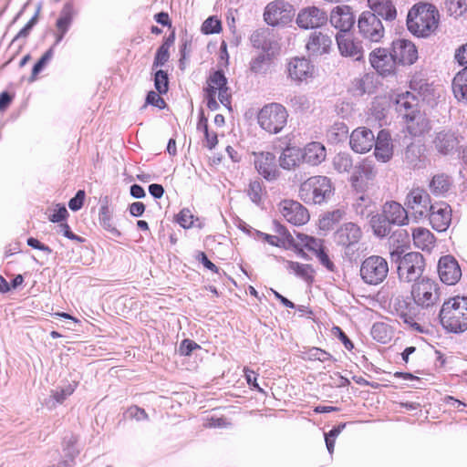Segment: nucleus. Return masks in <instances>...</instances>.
I'll use <instances>...</instances> for the list:
<instances>
[{
	"mask_svg": "<svg viewBox=\"0 0 467 467\" xmlns=\"http://www.w3.org/2000/svg\"><path fill=\"white\" fill-rule=\"evenodd\" d=\"M451 181L446 174L441 173L434 175L430 182L431 192L437 196L444 195L451 188Z\"/></svg>",
	"mask_w": 467,
	"mask_h": 467,
	"instance_id": "nucleus-38",
	"label": "nucleus"
},
{
	"mask_svg": "<svg viewBox=\"0 0 467 467\" xmlns=\"http://www.w3.org/2000/svg\"><path fill=\"white\" fill-rule=\"evenodd\" d=\"M287 118L286 109L275 102L265 105L257 115L259 126L270 134L281 132L287 123Z\"/></svg>",
	"mask_w": 467,
	"mask_h": 467,
	"instance_id": "nucleus-5",
	"label": "nucleus"
},
{
	"mask_svg": "<svg viewBox=\"0 0 467 467\" xmlns=\"http://www.w3.org/2000/svg\"><path fill=\"white\" fill-rule=\"evenodd\" d=\"M124 415L125 418L130 420H135L137 421L147 420L149 419V416L145 410L136 405L128 408Z\"/></svg>",
	"mask_w": 467,
	"mask_h": 467,
	"instance_id": "nucleus-54",
	"label": "nucleus"
},
{
	"mask_svg": "<svg viewBox=\"0 0 467 467\" xmlns=\"http://www.w3.org/2000/svg\"><path fill=\"white\" fill-rule=\"evenodd\" d=\"M369 61L377 72L383 76L392 73L396 65L392 52L389 53L385 48L373 50L369 55Z\"/></svg>",
	"mask_w": 467,
	"mask_h": 467,
	"instance_id": "nucleus-22",
	"label": "nucleus"
},
{
	"mask_svg": "<svg viewBox=\"0 0 467 467\" xmlns=\"http://www.w3.org/2000/svg\"><path fill=\"white\" fill-rule=\"evenodd\" d=\"M170 44L168 41L164 42L158 49L153 61L152 68H157L163 66L170 57Z\"/></svg>",
	"mask_w": 467,
	"mask_h": 467,
	"instance_id": "nucleus-50",
	"label": "nucleus"
},
{
	"mask_svg": "<svg viewBox=\"0 0 467 467\" xmlns=\"http://www.w3.org/2000/svg\"><path fill=\"white\" fill-rule=\"evenodd\" d=\"M85 192L83 190L78 191L76 195L68 202L69 209L74 212L80 210L83 206Z\"/></svg>",
	"mask_w": 467,
	"mask_h": 467,
	"instance_id": "nucleus-63",
	"label": "nucleus"
},
{
	"mask_svg": "<svg viewBox=\"0 0 467 467\" xmlns=\"http://www.w3.org/2000/svg\"><path fill=\"white\" fill-rule=\"evenodd\" d=\"M445 5L451 16H460L467 10L466 0H446Z\"/></svg>",
	"mask_w": 467,
	"mask_h": 467,
	"instance_id": "nucleus-49",
	"label": "nucleus"
},
{
	"mask_svg": "<svg viewBox=\"0 0 467 467\" xmlns=\"http://www.w3.org/2000/svg\"><path fill=\"white\" fill-rule=\"evenodd\" d=\"M414 245L421 250L430 251L435 242L434 235L425 228H417L412 233Z\"/></svg>",
	"mask_w": 467,
	"mask_h": 467,
	"instance_id": "nucleus-36",
	"label": "nucleus"
},
{
	"mask_svg": "<svg viewBox=\"0 0 467 467\" xmlns=\"http://www.w3.org/2000/svg\"><path fill=\"white\" fill-rule=\"evenodd\" d=\"M359 34L367 40L379 42L385 34L381 20L372 12H363L358 20Z\"/></svg>",
	"mask_w": 467,
	"mask_h": 467,
	"instance_id": "nucleus-10",
	"label": "nucleus"
},
{
	"mask_svg": "<svg viewBox=\"0 0 467 467\" xmlns=\"http://www.w3.org/2000/svg\"><path fill=\"white\" fill-rule=\"evenodd\" d=\"M304 163L301 148L286 147L279 157V165L285 170H292Z\"/></svg>",
	"mask_w": 467,
	"mask_h": 467,
	"instance_id": "nucleus-30",
	"label": "nucleus"
},
{
	"mask_svg": "<svg viewBox=\"0 0 467 467\" xmlns=\"http://www.w3.org/2000/svg\"><path fill=\"white\" fill-rule=\"evenodd\" d=\"M344 215V212L341 210H336L332 213H328L325 217L320 220V227L322 229H329L334 223L339 222Z\"/></svg>",
	"mask_w": 467,
	"mask_h": 467,
	"instance_id": "nucleus-53",
	"label": "nucleus"
},
{
	"mask_svg": "<svg viewBox=\"0 0 467 467\" xmlns=\"http://www.w3.org/2000/svg\"><path fill=\"white\" fill-rule=\"evenodd\" d=\"M75 389L76 385L67 384V386L59 389H56L53 392L52 397L57 403H62L68 396H70L75 391Z\"/></svg>",
	"mask_w": 467,
	"mask_h": 467,
	"instance_id": "nucleus-59",
	"label": "nucleus"
},
{
	"mask_svg": "<svg viewBox=\"0 0 467 467\" xmlns=\"http://www.w3.org/2000/svg\"><path fill=\"white\" fill-rule=\"evenodd\" d=\"M411 297L416 306L429 308L439 300V285L431 279L421 278L412 285Z\"/></svg>",
	"mask_w": 467,
	"mask_h": 467,
	"instance_id": "nucleus-8",
	"label": "nucleus"
},
{
	"mask_svg": "<svg viewBox=\"0 0 467 467\" xmlns=\"http://www.w3.org/2000/svg\"><path fill=\"white\" fill-rule=\"evenodd\" d=\"M359 274L365 284L369 285H379L388 276V261L379 255H370L361 263Z\"/></svg>",
	"mask_w": 467,
	"mask_h": 467,
	"instance_id": "nucleus-7",
	"label": "nucleus"
},
{
	"mask_svg": "<svg viewBox=\"0 0 467 467\" xmlns=\"http://www.w3.org/2000/svg\"><path fill=\"white\" fill-rule=\"evenodd\" d=\"M254 47L267 53L271 48V42L268 39V33L264 29L255 30L250 37Z\"/></svg>",
	"mask_w": 467,
	"mask_h": 467,
	"instance_id": "nucleus-42",
	"label": "nucleus"
},
{
	"mask_svg": "<svg viewBox=\"0 0 467 467\" xmlns=\"http://www.w3.org/2000/svg\"><path fill=\"white\" fill-rule=\"evenodd\" d=\"M435 149L443 155H447L454 150L459 144V140L454 132L451 130H442L437 132L433 140Z\"/></svg>",
	"mask_w": 467,
	"mask_h": 467,
	"instance_id": "nucleus-29",
	"label": "nucleus"
},
{
	"mask_svg": "<svg viewBox=\"0 0 467 467\" xmlns=\"http://www.w3.org/2000/svg\"><path fill=\"white\" fill-rule=\"evenodd\" d=\"M78 11L72 2H67L61 8L55 27L69 31Z\"/></svg>",
	"mask_w": 467,
	"mask_h": 467,
	"instance_id": "nucleus-32",
	"label": "nucleus"
},
{
	"mask_svg": "<svg viewBox=\"0 0 467 467\" xmlns=\"http://www.w3.org/2000/svg\"><path fill=\"white\" fill-rule=\"evenodd\" d=\"M412 79L410 84L411 91L398 93L392 99L396 110L403 114L406 130L412 137H421L428 133L431 123L426 114L418 109L419 96L425 95L429 89L427 84Z\"/></svg>",
	"mask_w": 467,
	"mask_h": 467,
	"instance_id": "nucleus-1",
	"label": "nucleus"
},
{
	"mask_svg": "<svg viewBox=\"0 0 467 467\" xmlns=\"http://www.w3.org/2000/svg\"><path fill=\"white\" fill-rule=\"evenodd\" d=\"M430 223L438 232L445 231L451 221V209L445 202H436L431 206L428 214Z\"/></svg>",
	"mask_w": 467,
	"mask_h": 467,
	"instance_id": "nucleus-20",
	"label": "nucleus"
},
{
	"mask_svg": "<svg viewBox=\"0 0 467 467\" xmlns=\"http://www.w3.org/2000/svg\"><path fill=\"white\" fill-rule=\"evenodd\" d=\"M99 223L101 226L112 235L119 237L120 232L115 227L111 215L107 206H101L99 214Z\"/></svg>",
	"mask_w": 467,
	"mask_h": 467,
	"instance_id": "nucleus-45",
	"label": "nucleus"
},
{
	"mask_svg": "<svg viewBox=\"0 0 467 467\" xmlns=\"http://www.w3.org/2000/svg\"><path fill=\"white\" fill-rule=\"evenodd\" d=\"M348 129L344 122H335L328 130V137L335 142L347 137Z\"/></svg>",
	"mask_w": 467,
	"mask_h": 467,
	"instance_id": "nucleus-47",
	"label": "nucleus"
},
{
	"mask_svg": "<svg viewBox=\"0 0 467 467\" xmlns=\"http://www.w3.org/2000/svg\"><path fill=\"white\" fill-rule=\"evenodd\" d=\"M406 205L416 220L427 217L432 206L429 193L421 188H413L408 193Z\"/></svg>",
	"mask_w": 467,
	"mask_h": 467,
	"instance_id": "nucleus-11",
	"label": "nucleus"
},
{
	"mask_svg": "<svg viewBox=\"0 0 467 467\" xmlns=\"http://www.w3.org/2000/svg\"><path fill=\"white\" fill-rule=\"evenodd\" d=\"M176 222L184 229H189L192 226H197L202 228L203 223L196 218L194 220V215L190 209H182L176 215Z\"/></svg>",
	"mask_w": 467,
	"mask_h": 467,
	"instance_id": "nucleus-43",
	"label": "nucleus"
},
{
	"mask_svg": "<svg viewBox=\"0 0 467 467\" xmlns=\"http://www.w3.org/2000/svg\"><path fill=\"white\" fill-rule=\"evenodd\" d=\"M371 335L376 340L381 343H386L389 338L388 334V327L383 323L374 324L371 328Z\"/></svg>",
	"mask_w": 467,
	"mask_h": 467,
	"instance_id": "nucleus-55",
	"label": "nucleus"
},
{
	"mask_svg": "<svg viewBox=\"0 0 467 467\" xmlns=\"http://www.w3.org/2000/svg\"><path fill=\"white\" fill-rule=\"evenodd\" d=\"M247 194L254 203L259 205L264 195L262 182L258 180L251 182L249 183Z\"/></svg>",
	"mask_w": 467,
	"mask_h": 467,
	"instance_id": "nucleus-48",
	"label": "nucleus"
},
{
	"mask_svg": "<svg viewBox=\"0 0 467 467\" xmlns=\"http://www.w3.org/2000/svg\"><path fill=\"white\" fill-rule=\"evenodd\" d=\"M333 194V187L329 178L312 176L301 183L299 197L306 203L321 204L327 202Z\"/></svg>",
	"mask_w": 467,
	"mask_h": 467,
	"instance_id": "nucleus-4",
	"label": "nucleus"
},
{
	"mask_svg": "<svg viewBox=\"0 0 467 467\" xmlns=\"http://www.w3.org/2000/svg\"><path fill=\"white\" fill-rule=\"evenodd\" d=\"M316 257L319 261V263L329 272H335L336 271V265L331 261L327 248L325 247L322 251L317 254Z\"/></svg>",
	"mask_w": 467,
	"mask_h": 467,
	"instance_id": "nucleus-60",
	"label": "nucleus"
},
{
	"mask_svg": "<svg viewBox=\"0 0 467 467\" xmlns=\"http://www.w3.org/2000/svg\"><path fill=\"white\" fill-rule=\"evenodd\" d=\"M391 52L396 64L412 65L418 59L416 46L407 39L393 41Z\"/></svg>",
	"mask_w": 467,
	"mask_h": 467,
	"instance_id": "nucleus-17",
	"label": "nucleus"
},
{
	"mask_svg": "<svg viewBox=\"0 0 467 467\" xmlns=\"http://www.w3.org/2000/svg\"><path fill=\"white\" fill-rule=\"evenodd\" d=\"M222 28L221 22L213 16L207 18L202 26V31L204 34L219 33Z\"/></svg>",
	"mask_w": 467,
	"mask_h": 467,
	"instance_id": "nucleus-58",
	"label": "nucleus"
},
{
	"mask_svg": "<svg viewBox=\"0 0 467 467\" xmlns=\"http://www.w3.org/2000/svg\"><path fill=\"white\" fill-rule=\"evenodd\" d=\"M362 236L359 226L354 223L342 224L335 233V240L337 244L349 247L358 243Z\"/></svg>",
	"mask_w": 467,
	"mask_h": 467,
	"instance_id": "nucleus-24",
	"label": "nucleus"
},
{
	"mask_svg": "<svg viewBox=\"0 0 467 467\" xmlns=\"http://www.w3.org/2000/svg\"><path fill=\"white\" fill-rule=\"evenodd\" d=\"M327 21V13L317 7L307 6L299 11L296 16V24L304 29L317 28Z\"/></svg>",
	"mask_w": 467,
	"mask_h": 467,
	"instance_id": "nucleus-14",
	"label": "nucleus"
},
{
	"mask_svg": "<svg viewBox=\"0 0 467 467\" xmlns=\"http://www.w3.org/2000/svg\"><path fill=\"white\" fill-rule=\"evenodd\" d=\"M271 65V57L268 53L262 52L250 62V70L254 74L265 75Z\"/></svg>",
	"mask_w": 467,
	"mask_h": 467,
	"instance_id": "nucleus-40",
	"label": "nucleus"
},
{
	"mask_svg": "<svg viewBox=\"0 0 467 467\" xmlns=\"http://www.w3.org/2000/svg\"><path fill=\"white\" fill-rule=\"evenodd\" d=\"M288 77L296 83L307 81L314 77L315 67L306 57H294L287 65Z\"/></svg>",
	"mask_w": 467,
	"mask_h": 467,
	"instance_id": "nucleus-15",
	"label": "nucleus"
},
{
	"mask_svg": "<svg viewBox=\"0 0 467 467\" xmlns=\"http://www.w3.org/2000/svg\"><path fill=\"white\" fill-rule=\"evenodd\" d=\"M290 5L284 0L269 3L264 12V19L269 26H276L288 18Z\"/></svg>",
	"mask_w": 467,
	"mask_h": 467,
	"instance_id": "nucleus-23",
	"label": "nucleus"
},
{
	"mask_svg": "<svg viewBox=\"0 0 467 467\" xmlns=\"http://www.w3.org/2000/svg\"><path fill=\"white\" fill-rule=\"evenodd\" d=\"M438 274L442 283L452 285L462 277L461 267L456 259L451 255L441 257L438 263Z\"/></svg>",
	"mask_w": 467,
	"mask_h": 467,
	"instance_id": "nucleus-16",
	"label": "nucleus"
},
{
	"mask_svg": "<svg viewBox=\"0 0 467 467\" xmlns=\"http://www.w3.org/2000/svg\"><path fill=\"white\" fill-rule=\"evenodd\" d=\"M368 4L376 16L378 15L387 21L396 18L397 10L391 0H368Z\"/></svg>",
	"mask_w": 467,
	"mask_h": 467,
	"instance_id": "nucleus-31",
	"label": "nucleus"
},
{
	"mask_svg": "<svg viewBox=\"0 0 467 467\" xmlns=\"http://www.w3.org/2000/svg\"><path fill=\"white\" fill-rule=\"evenodd\" d=\"M153 105L159 109H164L166 107V103L164 99L160 96V93L155 91H150L146 97V105Z\"/></svg>",
	"mask_w": 467,
	"mask_h": 467,
	"instance_id": "nucleus-62",
	"label": "nucleus"
},
{
	"mask_svg": "<svg viewBox=\"0 0 467 467\" xmlns=\"http://www.w3.org/2000/svg\"><path fill=\"white\" fill-rule=\"evenodd\" d=\"M289 105L296 112H307L313 106L311 98L305 94H296L289 99Z\"/></svg>",
	"mask_w": 467,
	"mask_h": 467,
	"instance_id": "nucleus-41",
	"label": "nucleus"
},
{
	"mask_svg": "<svg viewBox=\"0 0 467 467\" xmlns=\"http://www.w3.org/2000/svg\"><path fill=\"white\" fill-rule=\"evenodd\" d=\"M439 317L442 327L449 332L457 334L467 330V297L457 296L446 300Z\"/></svg>",
	"mask_w": 467,
	"mask_h": 467,
	"instance_id": "nucleus-2",
	"label": "nucleus"
},
{
	"mask_svg": "<svg viewBox=\"0 0 467 467\" xmlns=\"http://www.w3.org/2000/svg\"><path fill=\"white\" fill-rule=\"evenodd\" d=\"M352 165V158L347 152H338L333 159V166L338 172L349 171Z\"/></svg>",
	"mask_w": 467,
	"mask_h": 467,
	"instance_id": "nucleus-46",
	"label": "nucleus"
},
{
	"mask_svg": "<svg viewBox=\"0 0 467 467\" xmlns=\"http://www.w3.org/2000/svg\"><path fill=\"white\" fill-rule=\"evenodd\" d=\"M254 157V164L260 175L267 181H274L279 175L276 160L274 153L270 151L253 152Z\"/></svg>",
	"mask_w": 467,
	"mask_h": 467,
	"instance_id": "nucleus-13",
	"label": "nucleus"
},
{
	"mask_svg": "<svg viewBox=\"0 0 467 467\" xmlns=\"http://www.w3.org/2000/svg\"><path fill=\"white\" fill-rule=\"evenodd\" d=\"M154 87L160 94H165L168 91L169 78L167 72L161 69L155 72Z\"/></svg>",
	"mask_w": 467,
	"mask_h": 467,
	"instance_id": "nucleus-51",
	"label": "nucleus"
},
{
	"mask_svg": "<svg viewBox=\"0 0 467 467\" xmlns=\"http://www.w3.org/2000/svg\"><path fill=\"white\" fill-rule=\"evenodd\" d=\"M439 14L430 4L414 5L408 14V29L415 36H427L437 27Z\"/></svg>",
	"mask_w": 467,
	"mask_h": 467,
	"instance_id": "nucleus-3",
	"label": "nucleus"
},
{
	"mask_svg": "<svg viewBox=\"0 0 467 467\" xmlns=\"http://www.w3.org/2000/svg\"><path fill=\"white\" fill-rule=\"evenodd\" d=\"M232 423L224 417H210L205 420L203 426L205 428H229Z\"/></svg>",
	"mask_w": 467,
	"mask_h": 467,
	"instance_id": "nucleus-56",
	"label": "nucleus"
},
{
	"mask_svg": "<svg viewBox=\"0 0 467 467\" xmlns=\"http://www.w3.org/2000/svg\"><path fill=\"white\" fill-rule=\"evenodd\" d=\"M454 97L467 104V67L458 72L452 80Z\"/></svg>",
	"mask_w": 467,
	"mask_h": 467,
	"instance_id": "nucleus-35",
	"label": "nucleus"
},
{
	"mask_svg": "<svg viewBox=\"0 0 467 467\" xmlns=\"http://www.w3.org/2000/svg\"><path fill=\"white\" fill-rule=\"evenodd\" d=\"M200 348V346L191 339L182 341L179 352L182 356H190L194 349Z\"/></svg>",
	"mask_w": 467,
	"mask_h": 467,
	"instance_id": "nucleus-64",
	"label": "nucleus"
},
{
	"mask_svg": "<svg viewBox=\"0 0 467 467\" xmlns=\"http://www.w3.org/2000/svg\"><path fill=\"white\" fill-rule=\"evenodd\" d=\"M288 237H291V242L294 243L295 245H302L308 251L312 252L315 255H317V253L325 248L323 240L306 235L305 234L297 233V241L294 240L290 234H288L287 238Z\"/></svg>",
	"mask_w": 467,
	"mask_h": 467,
	"instance_id": "nucleus-34",
	"label": "nucleus"
},
{
	"mask_svg": "<svg viewBox=\"0 0 467 467\" xmlns=\"http://www.w3.org/2000/svg\"><path fill=\"white\" fill-rule=\"evenodd\" d=\"M227 86V78L221 70L213 72L208 79V87L205 93L217 94V90Z\"/></svg>",
	"mask_w": 467,
	"mask_h": 467,
	"instance_id": "nucleus-44",
	"label": "nucleus"
},
{
	"mask_svg": "<svg viewBox=\"0 0 467 467\" xmlns=\"http://www.w3.org/2000/svg\"><path fill=\"white\" fill-rule=\"evenodd\" d=\"M375 144L374 133L366 127L355 129L349 136L350 148L357 153L369 151Z\"/></svg>",
	"mask_w": 467,
	"mask_h": 467,
	"instance_id": "nucleus-19",
	"label": "nucleus"
},
{
	"mask_svg": "<svg viewBox=\"0 0 467 467\" xmlns=\"http://www.w3.org/2000/svg\"><path fill=\"white\" fill-rule=\"evenodd\" d=\"M370 173H371V171H370L369 167H367L365 165L357 167L350 178L352 186L355 188H358L359 180H361L363 177L369 179Z\"/></svg>",
	"mask_w": 467,
	"mask_h": 467,
	"instance_id": "nucleus-57",
	"label": "nucleus"
},
{
	"mask_svg": "<svg viewBox=\"0 0 467 467\" xmlns=\"http://www.w3.org/2000/svg\"><path fill=\"white\" fill-rule=\"evenodd\" d=\"M332 44L331 38L321 32H314L310 35L306 45L310 56L317 57L328 52Z\"/></svg>",
	"mask_w": 467,
	"mask_h": 467,
	"instance_id": "nucleus-27",
	"label": "nucleus"
},
{
	"mask_svg": "<svg viewBox=\"0 0 467 467\" xmlns=\"http://www.w3.org/2000/svg\"><path fill=\"white\" fill-rule=\"evenodd\" d=\"M285 268L291 274L304 279L305 281H312L314 270L310 265L300 264L294 261H284Z\"/></svg>",
	"mask_w": 467,
	"mask_h": 467,
	"instance_id": "nucleus-37",
	"label": "nucleus"
},
{
	"mask_svg": "<svg viewBox=\"0 0 467 467\" xmlns=\"http://www.w3.org/2000/svg\"><path fill=\"white\" fill-rule=\"evenodd\" d=\"M424 145L420 143H410L405 151V161L414 169L424 166Z\"/></svg>",
	"mask_w": 467,
	"mask_h": 467,
	"instance_id": "nucleus-33",
	"label": "nucleus"
},
{
	"mask_svg": "<svg viewBox=\"0 0 467 467\" xmlns=\"http://www.w3.org/2000/svg\"><path fill=\"white\" fill-rule=\"evenodd\" d=\"M382 214L393 224L405 225L409 222L407 210L399 202H387L382 208Z\"/></svg>",
	"mask_w": 467,
	"mask_h": 467,
	"instance_id": "nucleus-28",
	"label": "nucleus"
},
{
	"mask_svg": "<svg viewBox=\"0 0 467 467\" xmlns=\"http://www.w3.org/2000/svg\"><path fill=\"white\" fill-rule=\"evenodd\" d=\"M57 233L63 234L65 237L72 240V241H76V242H78V243H82L84 242V239L79 236V235H77L75 234L69 225L66 223H61L58 226H57Z\"/></svg>",
	"mask_w": 467,
	"mask_h": 467,
	"instance_id": "nucleus-61",
	"label": "nucleus"
},
{
	"mask_svg": "<svg viewBox=\"0 0 467 467\" xmlns=\"http://www.w3.org/2000/svg\"><path fill=\"white\" fill-rule=\"evenodd\" d=\"M375 157L382 162L389 161L393 155V144L390 133L388 130H381L377 138L375 137Z\"/></svg>",
	"mask_w": 467,
	"mask_h": 467,
	"instance_id": "nucleus-25",
	"label": "nucleus"
},
{
	"mask_svg": "<svg viewBox=\"0 0 467 467\" xmlns=\"http://www.w3.org/2000/svg\"><path fill=\"white\" fill-rule=\"evenodd\" d=\"M390 306L411 330L416 332L424 331L421 325L416 321L418 308L410 297L400 295L393 296L390 299Z\"/></svg>",
	"mask_w": 467,
	"mask_h": 467,
	"instance_id": "nucleus-9",
	"label": "nucleus"
},
{
	"mask_svg": "<svg viewBox=\"0 0 467 467\" xmlns=\"http://www.w3.org/2000/svg\"><path fill=\"white\" fill-rule=\"evenodd\" d=\"M330 24L341 33L348 32L355 24V16L348 5H337L330 13Z\"/></svg>",
	"mask_w": 467,
	"mask_h": 467,
	"instance_id": "nucleus-21",
	"label": "nucleus"
},
{
	"mask_svg": "<svg viewBox=\"0 0 467 467\" xmlns=\"http://www.w3.org/2000/svg\"><path fill=\"white\" fill-rule=\"evenodd\" d=\"M54 55L53 47L45 52V54L39 58V60L34 65L32 69L31 79L35 80L36 76L44 69V67L52 59Z\"/></svg>",
	"mask_w": 467,
	"mask_h": 467,
	"instance_id": "nucleus-52",
	"label": "nucleus"
},
{
	"mask_svg": "<svg viewBox=\"0 0 467 467\" xmlns=\"http://www.w3.org/2000/svg\"><path fill=\"white\" fill-rule=\"evenodd\" d=\"M282 216L294 225H303L309 221V213L300 202L293 200H284L279 203Z\"/></svg>",
	"mask_w": 467,
	"mask_h": 467,
	"instance_id": "nucleus-12",
	"label": "nucleus"
},
{
	"mask_svg": "<svg viewBox=\"0 0 467 467\" xmlns=\"http://www.w3.org/2000/svg\"><path fill=\"white\" fill-rule=\"evenodd\" d=\"M337 47L343 57L360 61L364 57V48L360 40L353 38L347 34H337L336 36Z\"/></svg>",
	"mask_w": 467,
	"mask_h": 467,
	"instance_id": "nucleus-18",
	"label": "nucleus"
},
{
	"mask_svg": "<svg viewBox=\"0 0 467 467\" xmlns=\"http://www.w3.org/2000/svg\"><path fill=\"white\" fill-rule=\"evenodd\" d=\"M398 263L397 272L401 282L410 283L420 280L425 261L423 255L418 252H410L396 260Z\"/></svg>",
	"mask_w": 467,
	"mask_h": 467,
	"instance_id": "nucleus-6",
	"label": "nucleus"
},
{
	"mask_svg": "<svg viewBox=\"0 0 467 467\" xmlns=\"http://www.w3.org/2000/svg\"><path fill=\"white\" fill-rule=\"evenodd\" d=\"M370 224L375 235L379 237H385L391 231L392 223L383 214H376L372 216Z\"/></svg>",
	"mask_w": 467,
	"mask_h": 467,
	"instance_id": "nucleus-39",
	"label": "nucleus"
},
{
	"mask_svg": "<svg viewBox=\"0 0 467 467\" xmlns=\"http://www.w3.org/2000/svg\"><path fill=\"white\" fill-rule=\"evenodd\" d=\"M301 150L304 163L310 166H317L327 158V149L324 144L319 141L309 142L306 144Z\"/></svg>",
	"mask_w": 467,
	"mask_h": 467,
	"instance_id": "nucleus-26",
	"label": "nucleus"
}]
</instances>
